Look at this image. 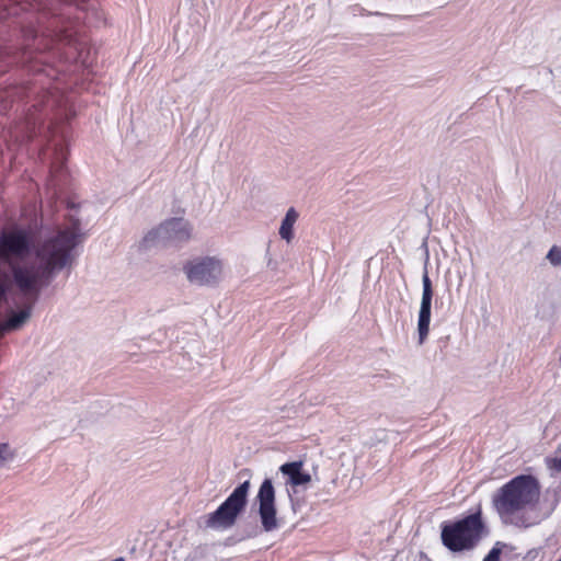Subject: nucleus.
I'll return each mask as SVG.
<instances>
[{"label": "nucleus", "mask_w": 561, "mask_h": 561, "mask_svg": "<svg viewBox=\"0 0 561 561\" xmlns=\"http://www.w3.org/2000/svg\"><path fill=\"white\" fill-rule=\"evenodd\" d=\"M55 151L57 162H53L51 170L59 171L67 159V147L65 144H58L56 145Z\"/></svg>", "instance_id": "nucleus-16"}, {"label": "nucleus", "mask_w": 561, "mask_h": 561, "mask_svg": "<svg viewBox=\"0 0 561 561\" xmlns=\"http://www.w3.org/2000/svg\"><path fill=\"white\" fill-rule=\"evenodd\" d=\"M79 231L80 224L76 221L71 227L58 231L54 238L45 240L36 252L42 263L39 266H12L14 282L23 294H34L36 297L41 282L49 278L55 270L65 267L78 243Z\"/></svg>", "instance_id": "nucleus-1"}, {"label": "nucleus", "mask_w": 561, "mask_h": 561, "mask_svg": "<svg viewBox=\"0 0 561 561\" xmlns=\"http://www.w3.org/2000/svg\"><path fill=\"white\" fill-rule=\"evenodd\" d=\"M16 457V450L8 443H0V468L12 462Z\"/></svg>", "instance_id": "nucleus-14"}, {"label": "nucleus", "mask_w": 561, "mask_h": 561, "mask_svg": "<svg viewBox=\"0 0 561 561\" xmlns=\"http://www.w3.org/2000/svg\"><path fill=\"white\" fill-rule=\"evenodd\" d=\"M31 316L30 309H23L13 312L4 322L0 324V331L7 332L20 328Z\"/></svg>", "instance_id": "nucleus-12"}, {"label": "nucleus", "mask_w": 561, "mask_h": 561, "mask_svg": "<svg viewBox=\"0 0 561 561\" xmlns=\"http://www.w3.org/2000/svg\"><path fill=\"white\" fill-rule=\"evenodd\" d=\"M301 469V461L286 462L280 466V471L289 477V483L295 486L304 485L311 481V476L307 472H302Z\"/></svg>", "instance_id": "nucleus-10"}, {"label": "nucleus", "mask_w": 561, "mask_h": 561, "mask_svg": "<svg viewBox=\"0 0 561 561\" xmlns=\"http://www.w3.org/2000/svg\"><path fill=\"white\" fill-rule=\"evenodd\" d=\"M559 561H561V559Z\"/></svg>", "instance_id": "nucleus-21"}, {"label": "nucleus", "mask_w": 561, "mask_h": 561, "mask_svg": "<svg viewBox=\"0 0 561 561\" xmlns=\"http://www.w3.org/2000/svg\"><path fill=\"white\" fill-rule=\"evenodd\" d=\"M112 561H125V559L123 557H119V558H116V559H114Z\"/></svg>", "instance_id": "nucleus-20"}, {"label": "nucleus", "mask_w": 561, "mask_h": 561, "mask_svg": "<svg viewBox=\"0 0 561 561\" xmlns=\"http://www.w3.org/2000/svg\"><path fill=\"white\" fill-rule=\"evenodd\" d=\"M298 219V213L294 207H290L285 218L282 221L280 228H279V236L282 239L286 240L288 243L294 238V225L296 224Z\"/></svg>", "instance_id": "nucleus-11"}, {"label": "nucleus", "mask_w": 561, "mask_h": 561, "mask_svg": "<svg viewBox=\"0 0 561 561\" xmlns=\"http://www.w3.org/2000/svg\"><path fill=\"white\" fill-rule=\"evenodd\" d=\"M192 237V226L182 218H171L163 221L158 228L149 231L142 240L146 247L156 240L170 242H185Z\"/></svg>", "instance_id": "nucleus-7"}, {"label": "nucleus", "mask_w": 561, "mask_h": 561, "mask_svg": "<svg viewBox=\"0 0 561 561\" xmlns=\"http://www.w3.org/2000/svg\"><path fill=\"white\" fill-rule=\"evenodd\" d=\"M547 259L552 265H561V249L557 245H553L548 252Z\"/></svg>", "instance_id": "nucleus-17"}, {"label": "nucleus", "mask_w": 561, "mask_h": 561, "mask_svg": "<svg viewBox=\"0 0 561 561\" xmlns=\"http://www.w3.org/2000/svg\"><path fill=\"white\" fill-rule=\"evenodd\" d=\"M250 482L238 485L227 500L206 518V526L215 529H227L234 525L239 514L245 508Z\"/></svg>", "instance_id": "nucleus-4"}, {"label": "nucleus", "mask_w": 561, "mask_h": 561, "mask_svg": "<svg viewBox=\"0 0 561 561\" xmlns=\"http://www.w3.org/2000/svg\"><path fill=\"white\" fill-rule=\"evenodd\" d=\"M541 485L533 474H519L503 484L493 497L499 515L519 527H530L535 520L526 515L540 502Z\"/></svg>", "instance_id": "nucleus-2"}, {"label": "nucleus", "mask_w": 561, "mask_h": 561, "mask_svg": "<svg viewBox=\"0 0 561 561\" xmlns=\"http://www.w3.org/2000/svg\"><path fill=\"white\" fill-rule=\"evenodd\" d=\"M31 251V239L24 230H12L0 234V260L11 263L12 259H23ZM8 290V276L0 273V301Z\"/></svg>", "instance_id": "nucleus-5"}, {"label": "nucleus", "mask_w": 561, "mask_h": 561, "mask_svg": "<svg viewBox=\"0 0 561 561\" xmlns=\"http://www.w3.org/2000/svg\"><path fill=\"white\" fill-rule=\"evenodd\" d=\"M37 41H38V37H37V35H35V36H34V44H33V46L35 47V49H36V50L49 49V48H51V47H53V43H50V44H45V45H43V46H42V45H41V43L35 44V42H37Z\"/></svg>", "instance_id": "nucleus-19"}, {"label": "nucleus", "mask_w": 561, "mask_h": 561, "mask_svg": "<svg viewBox=\"0 0 561 561\" xmlns=\"http://www.w3.org/2000/svg\"><path fill=\"white\" fill-rule=\"evenodd\" d=\"M423 283V293L421 299V307L419 311V320H417V332H419V343L423 344L426 340L430 332V322H431V308H432V299H433V287L432 282L428 276L427 271L424 272L422 277Z\"/></svg>", "instance_id": "nucleus-9"}, {"label": "nucleus", "mask_w": 561, "mask_h": 561, "mask_svg": "<svg viewBox=\"0 0 561 561\" xmlns=\"http://www.w3.org/2000/svg\"><path fill=\"white\" fill-rule=\"evenodd\" d=\"M440 540L451 552L473 549L482 538L484 524L481 513L470 514L461 519L445 522L440 526Z\"/></svg>", "instance_id": "nucleus-3"}, {"label": "nucleus", "mask_w": 561, "mask_h": 561, "mask_svg": "<svg viewBox=\"0 0 561 561\" xmlns=\"http://www.w3.org/2000/svg\"><path fill=\"white\" fill-rule=\"evenodd\" d=\"M73 0H32L30 8L37 11H54V2H72Z\"/></svg>", "instance_id": "nucleus-15"}, {"label": "nucleus", "mask_w": 561, "mask_h": 561, "mask_svg": "<svg viewBox=\"0 0 561 561\" xmlns=\"http://www.w3.org/2000/svg\"><path fill=\"white\" fill-rule=\"evenodd\" d=\"M501 552V549L495 546L489 551L483 561H500Z\"/></svg>", "instance_id": "nucleus-18"}, {"label": "nucleus", "mask_w": 561, "mask_h": 561, "mask_svg": "<svg viewBox=\"0 0 561 561\" xmlns=\"http://www.w3.org/2000/svg\"><path fill=\"white\" fill-rule=\"evenodd\" d=\"M259 514L265 531H273L278 527L275 505V489L270 479H265L257 492Z\"/></svg>", "instance_id": "nucleus-8"}, {"label": "nucleus", "mask_w": 561, "mask_h": 561, "mask_svg": "<svg viewBox=\"0 0 561 561\" xmlns=\"http://www.w3.org/2000/svg\"><path fill=\"white\" fill-rule=\"evenodd\" d=\"M183 270L191 283L209 286L218 283L222 273V264L216 257L205 256L188 261Z\"/></svg>", "instance_id": "nucleus-6"}, {"label": "nucleus", "mask_w": 561, "mask_h": 561, "mask_svg": "<svg viewBox=\"0 0 561 561\" xmlns=\"http://www.w3.org/2000/svg\"><path fill=\"white\" fill-rule=\"evenodd\" d=\"M27 49L24 48L23 51L19 55H12L11 51L8 48H1L0 47V61L4 62L5 67L11 65H18V64H24L31 59V57H26ZM5 69L1 67L0 73L4 72Z\"/></svg>", "instance_id": "nucleus-13"}]
</instances>
